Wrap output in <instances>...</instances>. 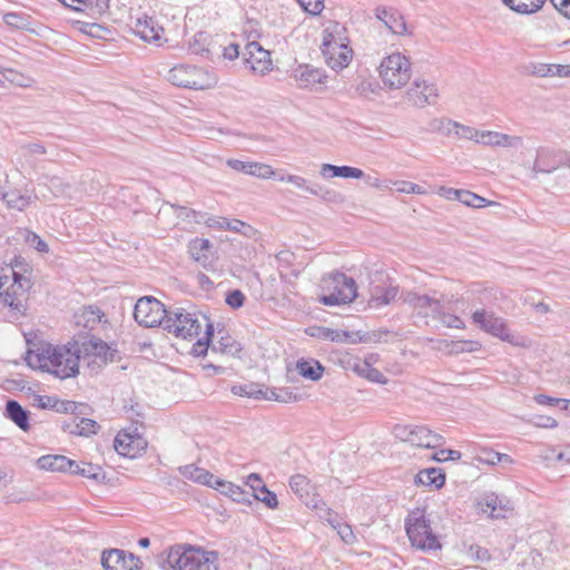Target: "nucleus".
<instances>
[{
  "mask_svg": "<svg viewBox=\"0 0 570 570\" xmlns=\"http://www.w3.org/2000/svg\"><path fill=\"white\" fill-rule=\"evenodd\" d=\"M252 498L263 502L269 509H276L278 507L277 495L274 492L269 491L267 488H264L258 493L250 494V499Z\"/></svg>",
  "mask_w": 570,
  "mask_h": 570,
  "instance_id": "bf43d9fd",
  "label": "nucleus"
},
{
  "mask_svg": "<svg viewBox=\"0 0 570 570\" xmlns=\"http://www.w3.org/2000/svg\"><path fill=\"white\" fill-rule=\"evenodd\" d=\"M79 352L75 345L53 346L49 343H39L28 350L26 362L32 368L47 371L63 380L78 374Z\"/></svg>",
  "mask_w": 570,
  "mask_h": 570,
  "instance_id": "f03ea898",
  "label": "nucleus"
},
{
  "mask_svg": "<svg viewBox=\"0 0 570 570\" xmlns=\"http://www.w3.org/2000/svg\"><path fill=\"white\" fill-rule=\"evenodd\" d=\"M434 122H438L439 126L436 128L446 135L453 134L458 138L472 140L476 144L479 141L480 130L473 127L465 126L450 119H439L434 120Z\"/></svg>",
  "mask_w": 570,
  "mask_h": 570,
  "instance_id": "412c9836",
  "label": "nucleus"
},
{
  "mask_svg": "<svg viewBox=\"0 0 570 570\" xmlns=\"http://www.w3.org/2000/svg\"><path fill=\"white\" fill-rule=\"evenodd\" d=\"M406 95L409 100L420 108L426 105H435L439 98L436 86L423 79H415Z\"/></svg>",
  "mask_w": 570,
  "mask_h": 570,
  "instance_id": "ddd939ff",
  "label": "nucleus"
},
{
  "mask_svg": "<svg viewBox=\"0 0 570 570\" xmlns=\"http://www.w3.org/2000/svg\"><path fill=\"white\" fill-rule=\"evenodd\" d=\"M346 29L338 22H331L323 31V40L321 45L322 51H327L328 48L342 49L348 47Z\"/></svg>",
  "mask_w": 570,
  "mask_h": 570,
  "instance_id": "f3484780",
  "label": "nucleus"
},
{
  "mask_svg": "<svg viewBox=\"0 0 570 570\" xmlns=\"http://www.w3.org/2000/svg\"><path fill=\"white\" fill-rule=\"evenodd\" d=\"M375 16L392 33L404 35L406 32L405 20L397 10L392 8H377Z\"/></svg>",
  "mask_w": 570,
  "mask_h": 570,
  "instance_id": "393cba45",
  "label": "nucleus"
},
{
  "mask_svg": "<svg viewBox=\"0 0 570 570\" xmlns=\"http://www.w3.org/2000/svg\"><path fill=\"white\" fill-rule=\"evenodd\" d=\"M168 309L157 298L145 296L137 301L134 309L136 322L145 327L161 326L167 320Z\"/></svg>",
  "mask_w": 570,
  "mask_h": 570,
  "instance_id": "9b49d317",
  "label": "nucleus"
},
{
  "mask_svg": "<svg viewBox=\"0 0 570 570\" xmlns=\"http://www.w3.org/2000/svg\"><path fill=\"white\" fill-rule=\"evenodd\" d=\"M296 368L303 377L311 381L321 380L324 372L323 365L314 358L299 360L296 364Z\"/></svg>",
  "mask_w": 570,
  "mask_h": 570,
  "instance_id": "e433bc0d",
  "label": "nucleus"
},
{
  "mask_svg": "<svg viewBox=\"0 0 570 570\" xmlns=\"http://www.w3.org/2000/svg\"><path fill=\"white\" fill-rule=\"evenodd\" d=\"M99 429V424L91 419L82 417L79 422L73 420V428L70 429V433L80 435V436H89L91 434H96Z\"/></svg>",
  "mask_w": 570,
  "mask_h": 570,
  "instance_id": "de8ad7c7",
  "label": "nucleus"
},
{
  "mask_svg": "<svg viewBox=\"0 0 570 570\" xmlns=\"http://www.w3.org/2000/svg\"><path fill=\"white\" fill-rule=\"evenodd\" d=\"M393 434L401 441L419 448L434 449L444 442L442 435L424 425L396 424L393 428Z\"/></svg>",
  "mask_w": 570,
  "mask_h": 570,
  "instance_id": "9d476101",
  "label": "nucleus"
},
{
  "mask_svg": "<svg viewBox=\"0 0 570 570\" xmlns=\"http://www.w3.org/2000/svg\"><path fill=\"white\" fill-rule=\"evenodd\" d=\"M445 346L449 348L450 353L460 354L463 352L478 351L481 345L478 341H451L446 342Z\"/></svg>",
  "mask_w": 570,
  "mask_h": 570,
  "instance_id": "3c124183",
  "label": "nucleus"
},
{
  "mask_svg": "<svg viewBox=\"0 0 570 570\" xmlns=\"http://www.w3.org/2000/svg\"><path fill=\"white\" fill-rule=\"evenodd\" d=\"M244 56L246 63L254 72L265 75L272 68L271 52L257 41L246 45Z\"/></svg>",
  "mask_w": 570,
  "mask_h": 570,
  "instance_id": "4468645a",
  "label": "nucleus"
},
{
  "mask_svg": "<svg viewBox=\"0 0 570 570\" xmlns=\"http://www.w3.org/2000/svg\"><path fill=\"white\" fill-rule=\"evenodd\" d=\"M210 37L206 32H197L189 41V51L194 55H203L208 51Z\"/></svg>",
  "mask_w": 570,
  "mask_h": 570,
  "instance_id": "09e8293b",
  "label": "nucleus"
},
{
  "mask_svg": "<svg viewBox=\"0 0 570 570\" xmlns=\"http://www.w3.org/2000/svg\"><path fill=\"white\" fill-rule=\"evenodd\" d=\"M404 528L411 546L423 552L436 551L442 548L439 535L432 528V521L424 508H415L409 512Z\"/></svg>",
  "mask_w": 570,
  "mask_h": 570,
  "instance_id": "20e7f679",
  "label": "nucleus"
},
{
  "mask_svg": "<svg viewBox=\"0 0 570 570\" xmlns=\"http://www.w3.org/2000/svg\"><path fill=\"white\" fill-rule=\"evenodd\" d=\"M533 73L539 77H569L570 66L554 63H539L534 66Z\"/></svg>",
  "mask_w": 570,
  "mask_h": 570,
  "instance_id": "a19ab883",
  "label": "nucleus"
},
{
  "mask_svg": "<svg viewBox=\"0 0 570 570\" xmlns=\"http://www.w3.org/2000/svg\"><path fill=\"white\" fill-rule=\"evenodd\" d=\"M214 484L215 485L213 489H215V490L219 491L222 494L230 498L233 501L238 502V503H245V504L252 503L250 493L246 492L239 485H236L232 482L222 480L219 478H217V481H215Z\"/></svg>",
  "mask_w": 570,
  "mask_h": 570,
  "instance_id": "c85d7f7f",
  "label": "nucleus"
},
{
  "mask_svg": "<svg viewBox=\"0 0 570 570\" xmlns=\"http://www.w3.org/2000/svg\"><path fill=\"white\" fill-rule=\"evenodd\" d=\"M306 334L311 337L322 340V341H330V342H346L350 337L348 332L346 331H338L325 326H311L306 328Z\"/></svg>",
  "mask_w": 570,
  "mask_h": 570,
  "instance_id": "f704fd0d",
  "label": "nucleus"
},
{
  "mask_svg": "<svg viewBox=\"0 0 570 570\" xmlns=\"http://www.w3.org/2000/svg\"><path fill=\"white\" fill-rule=\"evenodd\" d=\"M435 320L440 321L445 327L449 328H465V323L463 322V320L454 314L445 313L443 306L441 313L436 316Z\"/></svg>",
  "mask_w": 570,
  "mask_h": 570,
  "instance_id": "13d9d810",
  "label": "nucleus"
},
{
  "mask_svg": "<svg viewBox=\"0 0 570 570\" xmlns=\"http://www.w3.org/2000/svg\"><path fill=\"white\" fill-rule=\"evenodd\" d=\"M415 482L417 484L433 485L436 489H440L445 482V475L440 469L429 468L416 474Z\"/></svg>",
  "mask_w": 570,
  "mask_h": 570,
  "instance_id": "4c0bfd02",
  "label": "nucleus"
},
{
  "mask_svg": "<svg viewBox=\"0 0 570 570\" xmlns=\"http://www.w3.org/2000/svg\"><path fill=\"white\" fill-rule=\"evenodd\" d=\"M331 527L334 530H336L340 538L346 544H353L356 541V537H355L351 525L342 522L340 517L334 521V523Z\"/></svg>",
  "mask_w": 570,
  "mask_h": 570,
  "instance_id": "603ef678",
  "label": "nucleus"
},
{
  "mask_svg": "<svg viewBox=\"0 0 570 570\" xmlns=\"http://www.w3.org/2000/svg\"><path fill=\"white\" fill-rule=\"evenodd\" d=\"M347 365L356 372L358 375L366 377L367 380L376 383H385L386 379L384 375L376 368L372 367L367 362L362 361L361 358L346 356Z\"/></svg>",
  "mask_w": 570,
  "mask_h": 570,
  "instance_id": "7c9ffc66",
  "label": "nucleus"
},
{
  "mask_svg": "<svg viewBox=\"0 0 570 570\" xmlns=\"http://www.w3.org/2000/svg\"><path fill=\"white\" fill-rule=\"evenodd\" d=\"M522 141L519 136H510L499 131L480 130L478 144L491 147H518Z\"/></svg>",
  "mask_w": 570,
  "mask_h": 570,
  "instance_id": "b1692460",
  "label": "nucleus"
},
{
  "mask_svg": "<svg viewBox=\"0 0 570 570\" xmlns=\"http://www.w3.org/2000/svg\"><path fill=\"white\" fill-rule=\"evenodd\" d=\"M299 6L308 13L316 16L324 9V0H297Z\"/></svg>",
  "mask_w": 570,
  "mask_h": 570,
  "instance_id": "e2e57ef3",
  "label": "nucleus"
},
{
  "mask_svg": "<svg viewBox=\"0 0 570 570\" xmlns=\"http://www.w3.org/2000/svg\"><path fill=\"white\" fill-rule=\"evenodd\" d=\"M399 293V287L390 285L387 287L383 286H373L370 289V307L379 308L385 305H389L392 301L395 299Z\"/></svg>",
  "mask_w": 570,
  "mask_h": 570,
  "instance_id": "2f4dec72",
  "label": "nucleus"
},
{
  "mask_svg": "<svg viewBox=\"0 0 570 570\" xmlns=\"http://www.w3.org/2000/svg\"><path fill=\"white\" fill-rule=\"evenodd\" d=\"M307 507L314 510L316 515L321 520L326 521L330 525H332L334 521L338 518V514L334 512L332 509L327 508L326 503L320 495L314 498L313 502H311Z\"/></svg>",
  "mask_w": 570,
  "mask_h": 570,
  "instance_id": "79ce46f5",
  "label": "nucleus"
},
{
  "mask_svg": "<svg viewBox=\"0 0 570 570\" xmlns=\"http://www.w3.org/2000/svg\"><path fill=\"white\" fill-rule=\"evenodd\" d=\"M144 440L138 435L119 432L114 441L115 450L124 456L135 458L141 450Z\"/></svg>",
  "mask_w": 570,
  "mask_h": 570,
  "instance_id": "aec40b11",
  "label": "nucleus"
},
{
  "mask_svg": "<svg viewBox=\"0 0 570 570\" xmlns=\"http://www.w3.org/2000/svg\"><path fill=\"white\" fill-rule=\"evenodd\" d=\"M291 77L295 80L298 88H311L316 83H323L326 75L323 70L311 65H298L292 70Z\"/></svg>",
  "mask_w": 570,
  "mask_h": 570,
  "instance_id": "dca6fc26",
  "label": "nucleus"
},
{
  "mask_svg": "<svg viewBox=\"0 0 570 570\" xmlns=\"http://www.w3.org/2000/svg\"><path fill=\"white\" fill-rule=\"evenodd\" d=\"M104 313L99 308L92 306L85 307L81 314L77 315V324L85 327L94 328L95 325L100 323Z\"/></svg>",
  "mask_w": 570,
  "mask_h": 570,
  "instance_id": "c03bdc74",
  "label": "nucleus"
},
{
  "mask_svg": "<svg viewBox=\"0 0 570 570\" xmlns=\"http://www.w3.org/2000/svg\"><path fill=\"white\" fill-rule=\"evenodd\" d=\"M206 224L210 228H216L219 230H233V232L239 233L247 237H250L255 234V229L250 225H248L239 219H227L225 217H213V218H208Z\"/></svg>",
  "mask_w": 570,
  "mask_h": 570,
  "instance_id": "a878e982",
  "label": "nucleus"
},
{
  "mask_svg": "<svg viewBox=\"0 0 570 570\" xmlns=\"http://www.w3.org/2000/svg\"><path fill=\"white\" fill-rule=\"evenodd\" d=\"M320 174L323 178H354L361 179L365 177V174L362 169L351 166H335L332 164H323L321 166Z\"/></svg>",
  "mask_w": 570,
  "mask_h": 570,
  "instance_id": "c756f323",
  "label": "nucleus"
},
{
  "mask_svg": "<svg viewBox=\"0 0 570 570\" xmlns=\"http://www.w3.org/2000/svg\"><path fill=\"white\" fill-rule=\"evenodd\" d=\"M460 203L472 208H483L487 206L494 205V202L488 200L470 190L463 189L462 199Z\"/></svg>",
  "mask_w": 570,
  "mask_h": 570,
  "instance_id": "8fccbe9b",
  "label": "nucleus"
},
{
  "mask_svg": "<svg viewBox=\"0 0 570 570\" xmlns=\"http://www.w3.org/2000/svg\"><path fill=\"white\" fill-rule=\"evenodd\" d=\"M37 465L40 470L71 473V469L77 468V462L65 455L47 454L37 460Z\"/></svg>",
  "mask_w": 570,
  "mask_h": 570,
  "instance_id": "5701e85b",
  "label": "nucleus"
},
{
  "mask_svg": "<svg viewBox=\"0 0 570 570\" xmlns=\"http://www.w3.org/2000/svg\"><path fill=\"white\" fill-rule=\"evenodd\" d=\"M209 347L213 353L240 357L242 345L229 334L222 335L217 342L209 344Z\"/></svg>",
  "mask_w": 570,
  "mask_h": 570,
  "instance_id": "72a5a7b5",
  "label": "nucleus"
},
{
  "mask_svg": "<svg viewBox=\"0 0 570 570\" xmlns=\"http://www.w3.org/2000/svg\"><path fill=\"white\" fill-rule=\"evenodd\" d=\"M498 452L490 448H480L476 450L473 462L478 464H488L495 465L497 464Z\"/></svg>",
  "mask_w": 570,
  "mask_h": 570,
  "instance_id": "6e6d98bb",
  "label": "nucleus"
},
{
  "mask_svg": "<svg viewBox=\"0 0 570 570\" xmlns=\"http://www.w3.org/2000/svg\"><path fill=\"white\" fill-rule=\"evenodd\" d=\"M82 345L85 346L86 352H91L98 356L105 355L108 350L107 344L100 340L90 338L88 342H83Z\"/></svg>",
  "mask_w": 570,
  "mask_h": 570,
  "instance_id": "052dcab7",
  "label": "nucleus"
},
{
  "mask_svg": "<svg viewBox=\"0 0 570 570\" xmlns=\"http://www.w3.org/2000/svg\"><path fill=\"white\" fill-rule=\"evenodd\" d=\"M472 322L488 334L499 337L514 346H524V340L510 333L504 318L497 316L493 312L476 309L473 312Z\"/></svg>",
  "mask_w": 570,
  "mask_h": 570,
  "instance_id": "1a4fd4ad",
  "label": "nucleus"
},
{
  "mask_svg": "<svg viewBox=\"0 0 570 570\" xmlns=\"http://www.w3.org/2000/svg\"><path fill=\"white\" fill-rule=\"evenodd\" d=\"M266 400H275L282 403H289L298 401V396L291 391L289 389H274L269 392H266Z\"/></svg>",
  "mask_w": 570,
  "mask_h": 570,
  "instance_id": "4d7b16f0",
  "label": "nucleus"
},
{
  "mask_svg": "<svg viewBox=\"0 0 570 570\" xmlns=\"http://www.w3.org/2000/svg\"><path fill=\"white\" fill-rule=\"evenodd\" d=\"M379 72L384 85L393 89H400L411 78V62L404 55L393 52L381 61Z\"/></svg>",
  "mask_w": 570,
  "mask_h": 570,
  "instance_id": "6e6552de",
  "label": "nucleus"
},
{
  "mask_svg": "<svg viewBox=\"0 0 570 570\" xmlns=\"http://www.w3.org/2000/svg\"><path fill=\"white\" fill-rule=\"evenodd\" d=\"M167 79L177 87L195 90L208 89L216 85V77L213 73L189 65L174 66L168 71Z\"/></svg>",
  "mask_w": 570,
  "mask_h": 570,
  "instance_id": "0eeeda50",
  "label": "nucleus"
},
{
  "mask_svg": "<svg viewBox=\"0 0 570 570\" xmlns=\"http://www.w3.org/2000/svg\"><path fill=\"white\" fill-rule=\"evenodd\" d=\"M6 415L22 431L29 430V413L16 400H9L7 402Z\"/></svg>",
  "mask_w": 570,
  "mask_h": 570,
  "instance_id": "c9c22d12",
  "label": "nucleus"
},
{
  "mask_svg": "<svg viewBox=\"0 0 570 570\" xmlns=\"http://www.w3.org/2000/svg\"><path fill=\"white\" fill-rule=\"evenodd\" d=\"M393 185L396 187L397 191L403 194L422 195L425 193L421 186L406 180L395 181Z\"/></svg>",
  "mask_w": 570,
  "mask_h": 570,
  "instance_id": "680f3d73",
  "label": "nucleus"
},
{
  "mask_svg": "<svg viewBox=\"0 0 570 570\" xmlns=\"http://www.w3.org/2000/svg\"><path fill=\"white\" fill-rule=\"evenodd\" d=\"M404 304L409 305L413 311L422 317H432L433 320L441 313L442 302L440 298L419 294L416 292H406L402 295Z\"/></svg>",
  "mask_w": 570,
  "mask_h": 570,
  "instance_id": "f8f14e48",
  "label": "nucleus"
},
{
  "mask_svg": "<svg viewBox=\"0 0 570 570\" xmlns=\"http://www.w3.org/2000/svg\"><path fill=\"white\" fill-rule=\"evenodd\" d=\"M134 32L144 41L160 43L163 28L150 17L138 18L132 27Z\"/></svg>",
  "mask_w": 570,
  "mask_h": 570,
  "instance_id": "6ab92c4d",
  "label": "nucleus"
},
{
  "mask_svg": "<svg viewBox=\"0 0 570 570\" xmlns=\"http://www.w3.org/2000/svg\"><path fill=\"white\" fill-rule=\"evenodd\" d=\"M322 53L327 66L334 70L347 67L352 58V49L350 47H343L342 49L328 48V52L322 51Z\"/></svg>",
  "mask_w": 570,
  "mask_h": 570,
  "instance_id": "473e14b6",
  "label": "nucleus"
},
{
  "mask_svg": "<svg viewBox=\"0 0 570 570\" xmlns=\"http://www.w3.org/2000/svg\"><path fill=\"white\" fill-rule=\"evenodd\" d=\"M70 474L81 475L95 481H102L106 478L101 466L87 462H77V468H72Z\"/></svg>",
  "mask_w": 570,
  "mask_h": 570,
  "instance_id": "ea45409f",
  "label": "nucleus"
},
{
  "mask_svg": "<svg viewBox=\"0 0 570 570\" xmlns=\"http://www.w3.org/2000/svg\"><path fill=\"white\" fill-rule=\"evenodd\" d=\"M45 185L53 197H69L71 185L58 176L46 177Z\"/></svg>",
  "mask_w": 570,
  "mask_h": 570,
  "instance_id": "37998d69",
  "label": "nucleus"
},
{
  "mask_svg": "<svg viewBox=\"0 0 570 570\" xmlns=\"http://www.w3.org/2000/svg\"><path fill=\"white\" fill-rule=\"evenodd\" d=\"M210 248L212 244L208 239L197 238L190 243L189 252L195 261L205 264Z\"/></svg>",
  "mask_w": 570,
  "mask_h": 570,
  "instance_id": "a18cd8bd",
  "label": "nucleus"
},
{
  "mask_svg": "<svg viewBox=\"0 0 570 570\" xmlns=\"http://www.w3.org/2000/svg\"><path fill=\"white\" fill-rule=\"evenodd\" d=\"M163 570H219V553L183 543L171 546L161 562Z\"/></svg>",
  "mask_w": 570,
  "mask_h": 570,
  "instance_id": "7ed1b4c3",
  "label": "nucleus"
},
{
  "mask_svg": "<svg viewBox=\"0 0 570 570\" xmlns=\"http://www.w3.org/2000/svg\"><path fill=\"white\" fill-rule=\"evenodd\" d=\"M179 473L187 480L214 488L217 476L207 471L206 469L196 466L195 464H187L178 468Z\"/></svg>",
  "mask_w": 570,
  "mask_h": 570,
  "instance_id": "bb28decb",
  "label": "nucleus"
},
{
  "mask_svg": "<svg viewBox=\"0 0 570 570\" xmlns=\"http://www.w3.org/2000/svg\"><path fill=\"white\" fill-rule=\"evenodd\" d=\"M469 552L472 556V558L476 561L484 562L491 559L490 552L478 544L470 546Z\"/></svg>",
  "mask_w": 570,
  "mask_h": 570,
  "instance_id": "69168bd1",
  "label": "nucleus"
},
{
  "mask_svg": "<svg viewBox=\"0 0 570 570\" xmlns=\"http://www.w3.org/2000/svg\"><path fill=\"white\" fill-rule=\"evenodd\" d=\"M2 199L6 202L7 206L11 209L24 210L28 208L37 196L32 190H10L2 194Z\"/></svg>",
  "mask_w": 570,
  "mask_h": 570,
  "instance_id": "cd10ccee",
  "label": "nucleus"
},
{
  "mask_svg": "<svg viewBox=\"0 0 570 570\" xmlns=\"http://www.w3.org/2000/svg\"><path fill=\"white\" fill-rule=\"evenodd\" d=\"M485 505L490 509V515L493 519L504 518V512L509 510V507L502 505L501 500L494 494H491L485 499Z\"/></svg>",
  "mask_w": 570,
  "mask_h": 570,
  "instance_id": "5fc2aeb1",
  "label": "nucleus"
},
{
  "mask_svg": "<svg viewBox=\"0 0 570 570\" xmlns=\"http://www.w3.org/2000/svg\"><path fill=\"white\" fill-rule=\"evenodd\" d=\"M288 485L293 493L307 507L318 494L315 493V487L307 476L294 474L289 478Z\"/></svg>",
  "mask_w": 570,
  "mask_h": 570,
  "instance_id": "4be33fe9",
  "label": "nucleus"
},
{
  "mask_svg": "<svg viewBox=\"0 0 570 570\" xmlns=\"http://www.w3.org/2000/svg\"><path fill=\"white\" fill-rule=\"evenodd\" d=\"M322 291L328 292L318 297V302L326 306H336L352 303L357 296L355 281L341 272H333L321 281Z\"/></svg>",
  "mask_w": 570,
  "mask_h": 570,
  "instance_id": "423d86ee",
  "label": "nucleus"
},
{
  "mask_svg": "<svg viewBox=\"0 0 570 570\" xmlns=\"http://www.w3.org/2000/svg\"><path fill=\"white\" fill-rule=\"evenodd\" d=\"M249 175L261 179H271L277 173L267 164L250 161Z\"/></svg>",
  "mask_w": 570,
  "mask_h": 570,
  "instance_id": "864d4df0",
  "label": "nucleus"
},
{
  "mask_svg": "<svg viewBox=\"0 0 570 570\" xmlns=\"http://www.w3.org/2000/svg\"><path fill=\"white\" fill-rule=\"evenodd\" d=\"M279 181H286L294 185L296 188L307 191L313 196L321 197L325 200H332L335 197V191L326 189L318 184H308L307 180L297 175H281L277 177Z\"/></svg>",
  "mask_w": 570,
  "mask_h": 570,
  "instance_id": "a211bd4d",
  "label": "nucleus"
},
{
  "mask_svg": "<svg viewBox=\"0 0 570 570\" xmlns=\"http://www.w3.org/2000/svg\"><path fill=\"white\" fill-rule=\"evenodd\" d=\"M511 10L521 14H531L539 11L546 0H502Z\"/></svg>",
  "mask_w": 570,
  "mask_h": 570,
  "instance_id": "58836bf2",
  "label": "nucleus"
},
{
  "mask_svg": "<svg viewBox=\"0 0 570 570\" xmlns=\"http://www.w3.org/2000/svg\"><path fill=\"white\" fill-rule=\"evenodd\" d=\"M226 165L237 173L249 175L250 161L230 158L226 160Z\"/></svg>",
  "mask_w": 570,
  "mask_h": 570,
  "instance_id": "774afa93",
  "label": "nucleus"
},
{
  "mask_svg": "<svg viewBox=\"0 0 570 570\" xmlns=\"http://www.w3.org/2000/svg\"><path fill=\"white\" fill-rule=\"evenodd\" d=\"M139 563V559L132 553L126 554L119 549L105 551L101 556V564L106 570H136Z\"/></svg>",
  "mask_w": 570,
  "mask_h": 570,
  "instance_id": "2eb2a0df",
  "label": "nucleus"
},
{
  "mask_svg": "<svg viewBox=\"0 0 570 570\" xmlns=\"http://www.w3.org/2000/svg\"><path fill=\"white\" fill-rule=\"evenodd\" d=\"M225 302L232 308H239L244 305L245 295L239 289H234L227 293Z\"/></svg>",
  "mask_w": 570,
  "mask_h": 570,
  "instance_id": "0e129e2a",
  "label": "nucleus"
},
{
  "mask_svg": "<svg viewBox=\"0 0 570 570\" xmlns=\"http://www.w3.org/2000/svg\"><path fill=\"white\" fill-rule=\"evenodd\" d=\"M246 485H248L253 493L252 494H255V493H258L261 492L264 488H266V485L264 484L262 478L259 474L257 473H250L248 476H247V480H246Z\"/></svg>",
  "mask_w": 570,
  "mask_h": 570,
  "instance_id": "338daca9",
  "label": "nucleus"
},
{
  "mask_svg": "<svg viewBox=\"0 0 570 570\" xmlns=\"http://www.w3.org/2000/svg\"><path fill=\"white\" fill-rule=\"evenodd\" d=\"M31 281L12 266L0 268V299L11 309L23 313Z\"/></svg>",
  "mask_w": 570,
  "mask_h": 570,
  "instance_id": "39448f33",
  "label": "nucleus"
},
{
  "mask_svg": "<svg viewBox=\"0 0 570 570\" xmlns=\"http://www.w3.org/2000/svg\"><path fill=\"white\" fill-rule=\"evenodd\" d=\"M203 327L205 328L204 335L197 338L190 351L195 356H205L208 352L209 342L214 335V326L209 318L203 313L174 307L168 309L167 320L164 322L165 331L183 340L198 337Z\"/></svg>",
  "mask_w": 570,
  "mask_h": 570,
  "instance_id": "f257e3e1",
  "label": "nucleus"
},
{
  "mask_svg": "<svg viewBox=\"0 0 570 570\" xmlns=\"http://www.w3.org/2000/svg\"><path fill=\"white\" fill-rule=\"evenodd\" d=\"M232 392L235 395L253 397L256 400L266 397V392H264L258 384L252 382L234 385L232 387Z\"/></svg>",
  "mask_w": 570,
  "mask_h": 570,
  "instance_id": "49530a36",
  "label": "nucleus"
}]
</instances>
